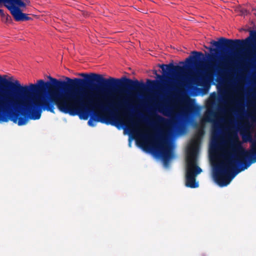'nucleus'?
<instances>
[{
  "label": "nucleus",
  "instance_id": "7",
  "mask_svg": "<svg viewBox=\"0 0 256 256\" xmlns=\"http://www.w3.org/2000/svg\"><path fill=\"white\" fill-rule=\"evenodd\" d=\"M4 6L10 11L16 22H24L32 20V18L28 16V14L23 13L18 7L9 6L8 4H4Z\"/></svg>",
  "mask_w": 256,
  "mask_h": 256
},
{
  "label": "nucleus",
  "instance_id": "14",
  "mask_svg": "<svg viewBox=\"0 0 256 256\" xmlns=\"http://www.w3.org/2000/svg\"><path fill=\"white\" fill-rule=\"evenodd\" d=\"M156 121L160 124L169 126L171 124V121L158 114L156 115Z\"/></svg>",
  "mask_w": 256,
  "mask_h": 256
},
{
  "label": "nucleus",
  "instance_id": "16",
  "mask_svg": "<svg viewBox=\"0 0 256 256\" xmlns=\"http://www.w3.org/2000/svg\"><path fill=\"white\" fill-rule=\"evenodd\" d=\"M128 122L132 126L136 127L138 126L137 124L131 118L130 116H127Z\"/></svg>",
  "mask_w": 256,
  "mask_h": 256
},
{
  "label": "nucleus",
  "instance_id": "3",
  "mask_svg": "<svg viewBox=\"0 0 256 256\" xmlns=\"http://www.w3.org/2000/svg\"><path fill=\"white\" fill-rule=\"evenodd\" d=\"M250 34V36L244 40L227 39L222 37L218 42L214 40H211L210 44L212 46H215L216 48L205 46L211 52L210 54H208L207 55L209 60L208 67L216 71L218 75L227 73L229 69L226 61L220 60L218 63L216 62V54L219 52L218 50L221 51L232 50L250 46L253 44H256V31L251 30Z\"/></svg>",
  "mask_w": 256,
  "mask_h": 256
},
{
  "label": "nucleus",
  "instance_id": "2",
  "mask_svg": "<svg viewBox=\"0 0 256 256\" xmlns=\"http://www.w3.org/2000/svg\"><path fill=\"white\" fill-rule=\"evenodd\" d=\"M248 118L256 125V110L253 115H248ZM242 139L251 143L250 150L244 149L238 136H235L229 149L222 155L223 161L214 170V180L220 186H226L239 172L256 162V139L252 138L250 134L243 136Z\"/></svg>",
  "mask_w": 256,
  "mask_h": 256
},
{
  "label": "nucleus",
  "instance_id": "6",
  "mask_svg": "<svg viewBox=\"0 0 256 256\" xmlns=\"http://www.w3.org/2000/svg\"><path fill=\"white\" fill-rule=\"evenodd\" d=\"M202 171V169L196 164L195 152L192 150L186 157V186L190 188H198V184L196 182V177Z\"/></svg>",
  "mask_w": 256,
  "mask_h": 256
},
{
  "label": "nucleus",
  "instance_id": "17",
  "mask_svg": "<svg viewBox=\"0 0 256 256\" xmlns=\"http://www.w3.org/2000/svg\"><path fill=\"white\" fill-rule=\"evenodd\" d=\"M238 106L240 107V110L238 111L240 114H241V112L243 114L244 113V104H240V103H238Z\"/></svg>",
  "mask_w": 256,
  "mask_h": 256
},
{
  "label": "nucleus",
  "instance_id": "19",
  "mask_svg": "<svg viewBox=\"0 0 256 256\" xmlns=\"http://www.w3.org/2000/svg\"><path fill=\"white\" fill-rule=\"evenodd\" d=\"M116 122H117L118 124H121V125L124 124L122 121H120V120H116Z\"/></svg>",
  "mask_w": 256,
  "mask_h": 256
},
{
  "label": "nucleus",
  "instance_id": "4",
  "mask_svg": "<svg viewBox=\"0 0 256 256\" xmlns=\"http://www.w3.org/2000/svg\"><path fill=\"white\" fill-rule=\"evenodd\" d=\"M158 66L162 70V76L158 74L156 70H154L153 74L160 80H148L146 82L152 88H160L162 91L170 92L174 88L173 80L168 78L170 80L167 82L164 78H167L168 76L180 77L184 74L185 68L184 66H174L172 62L168 64H159Z\"/></svg>",
  "mask_w": 256,
  "mask_h": 256
},
{
  "label": "nucleus",
  "instance_id": "20",
  "mask_svg": "<svg viewBox=\"0 0 256 256\" xmlns=\"http://www.w3.org/2000/svg\"><path fill=\"white\" fill-rule=\"evenodd\" d=\"M4 14V10H2V9H0V16H3Z\"/></svg>",
  "mask_w": 256,
  "mask_h": 256
},
{
  "label": "nucleus",
  "instance_id": "13",
  "mask_svg": "<svg viewBox=\"0 0 256 256\" xmlns=\"http://www.w3.org/2000/svg\"><path fill=\"white\" fill-rule=\"evenodd\" d=\"M206 82V78L202 75H196L192 78V83L196 86H202Z\"/></svg>",
  "mask_w": 256,
  "mask_h": 256
},
{
  "label": "nucleus",
  "instance_id": "8",
  "mask_svg": "<svg viewBox=\"0 0 256 256\" xmlns=\"http://www.w3.org/2000/svg\"><path fill=\"white\" fill-rule=\"evenodd\" d=\"M192 54V56H190L186 59L185 62L188 66H202L203 60L205 58L204 54L202 52L196 51H193Z\"/></svg>",
  "mask_w": 256,
  "mask_h": 256
},
{
  "label": "nucleus",
  "instance_id": "15",
  "mask_svg": "<svg viewBox=\"0 0 256 256\" xmlns=\"http://www.w3.org/2000/svg\"><path fill=\"white\" fill-rule=\"evenodd\" d=\"M1 17L2 21L5 23H11L12 22V18L8 14H4Z\"/></svg>",
  "mask_w": 256,
  "mask_h": 256
},
{
  "label": "nucleus",
  "instance_id": "18",
  "mask_svg": "<svg viewBox=\"0 0 256 256\" xmlns=\"http://www.w3.org/2000/svg\"><path fill=\"white\" fill-rule=\"evenodd\" d=\"M251 62H252L251 60L250 59H248V62H246V66H251V64H252Z\"/></svg>",
  "mask_w": 256,
  "mask_h": 256
},
{
  "label": "nucleus",
  "instance_id": "10",
  "mask_svg": "<svg viewBox=\"0 0 256 256\" xmlns=\"http://www.w3.org/2000/svg\"><path fill=\"white\" fill-rule=\"evenodd\" d=\"M216 117V112L212 110H208L206 113L203 120L205 122H211L214 124V127L218 126V122L214 120Z\"/></svg>",
  "mask_w": 256,
  "mask_h": 256
},
{
  "label": "nucleus",
  "instance_id": "1",
  "mask_svg": "<svg viewBox=\"0 0 256 256\" xmlns=\"http://www.w3.org/2000/svg\"><path fill=\"white\" fill-rule=\"evenodd\" d=\"M84 79L66 77V80H58L50 76V82L42 80L36 84L22 86L12 77L0 75V121L9 120L18 126L26 124L29 119L38 120L42 111L54 114V106L59 110L70 116L78 115L87 120L93 106L102 110L110 108L130 110L132 106L126 100L110 102L104 98V101L96 102L83 92L84 87L98 90L106 96L119 91L137 92L146 89V84L138 80L122 77L120 78H104L94 73H80Z\"/></svg>",
  "mask_w": 256,
  "mask_h": 256
},
{
  "label": "nucleus",
  "instance_id": "21",
  "mask_svg": "<svg viewBox=\"0 0 256 256\" xmlns=\"http://www.w3.org/2000/svg\"><path fill=\"white\" fill-rule=\"evenodd\" d=\"M201 133H202V134H204V130H201Z\"/></svg>",
  "mask_w": 256,
  "mask_h": 256
},
{
  "label": "nucleus",
  "instance_id": "5",
  "mask_svg": "<svg viewBox=\"0 0 256 256\" xmlns=\"http://www.w3.org/2000/svg\"><path fill=\"white\" fill-rule=\"evenodd\" d=\"M142 137L144 140L150 139L154 141V150L162 159L164 166H168L169 162L173 158L174 154L168 142L167 136L164 133L154 136H150L146 134H142Z\"/></svg>",
  "mask_w": 256,
  "mask_h": 256
},
{
  "label": "nucleus",
  "instance_id": "12",
  "mask_svg": "<svg viewBox=\"0 0 256 256\" xmlns=\"http://www.w3.org/2000/svg\"><path fill=\"white\" fill-rule=\"evenodd\" d=\"M94 121L104 123L106 122V118L100 114L95 113L94 116L92 117L88 121V124L91 126H94L96 125Z\"/></svg>",
  "mask_w": 256,
  "mask_h": 256
},
{
  "label": "nucleus",
  "instance_id": "11",
  "mask_svg": "<svg viewBox=\"0 0 256 256\" xmlns=\"http://www.w3.org/2000/svg\"><path fill=\"white\" fill-rule=\"evenodd\" d=\"M4 3L9 6H13L20 8H25L26 4L22 0H0V4Z\"/></svg>",
  "mask_w": 256,
  "mask_h": 256
},
{
  "label": "nucleus",
  "instance_id": "9",
  "mask_svg": "<svg viewBox=\"0 0 256 256\" xmlns=\"http://www.w3.org/2000/svg\"><path fill=\"white\" fill-rule=\"evenodd\" d=\"M159 111L164 116H168L172 112V107L166 100L158 105Z\"/></svg>",
  "mask_w": 256,
  "mask_h": 256
}]
</instances>
